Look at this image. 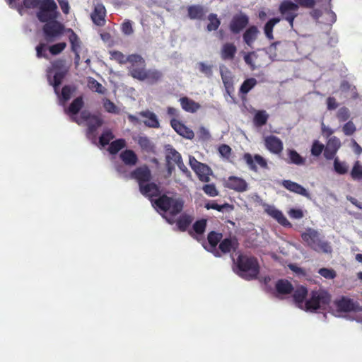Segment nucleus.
I'll list each match as a JSON object with an SVG mask.
<instances>
[{
    "mask_svg": "<svg viewBox=\"0 0 362 362\" xmlns=\"http://www.w3.org/2000/svg\"><path fill=\"white\" fill-rule=\"evenodd\" d=\"M120 158L126 165H134L137 162V156L132 150H126L122 152Z\"/></svg>",
    "mask_w": 362,
    "mask_h": 362,
    "instance_id": "34",
    "label": "nucleus"
},
{
    "mask_svg": "<svg viewBox=\"0 0 362 362\" xmlns=\"http://www.w3.org/2000/svg\"><path fill=\"white\" fill-rule=\"evenodd\" d=\"M337 310L341 312H354V318L356 319V312L360 309L357 308L354 301L347 298H342L334 303Z\"/></svg>",
    "mask_w": 362,
    "mask_h": 362,
    "instance_id": "20",
    "label": "nucleus"
},
{
    "mask_svg": "<svg viewBox=\"0 0 362 362\" xmlns=\"http://www.w3.org/2000/svg\"><path fill=\"white\" fill-rule=\"evenodd\" d=\"M258 33L259 30L256 26L253 25L247 28L243 35L245 42L250 47L256 40Z\"/></svg>",
    "mask_w": 362,
    "mask_h": 362,
    "instance_id": "33",
    "label": "nucleus"
},
{
    "mask_svg": "<svg viewBox=\"0 0 362 362\" xmlns=\"http://www.w3.org/2000/svg\"><path fill=\"white\" fill-rule=\"evenodd\" d=\"M220 72L223 83L228 92L233 87V76L231 72L225 66H220Z\"/></svg>",
    "mask_w": 362,
    "mask_h": 362,
    "instance_id": "32",
    "label": "nucleus"
},
{
    "mask_svg": "<svg viewBox=\"0 0 362 362\" xmlns=\"http://www.w3.org/2000/svg\"><path fill=\"white\" fill-rule=\"evenodd\" d=\"M180 103L182 108L185 111L190 113L196 112L201 107V105L198 103L187 97L181 98L180 99Z\"/></svg>",
    "mask_w": 362,
    "mask_h": 362,
    "instance_id": "29",
    "label": "nucleus"
},
{
    "mask_svg": "<svg viewBox=\"0 0 362 362\" xmlns=\"http://www.w3.org/2000/svg\"><path fill=\"white\" fill-rule=\"evenodd\" d=\"M170 124L173 129L182 137L187 139H192L194 138V132L179 120L173 119H171Z\"/></svg>",
    "mask_w": 362,
    "mask_h": 362,
    "instance_id": "21",
    "label": "nucleus"
},
{
    "mask_svg": "<svg viewBox=\"0 0 362 362\" xmlns=\"http://www.w3.org/2000/svg\"><path fill=\"white\" fill-rule=\"evenodd\" d=\"M282 185L288 190L310 198V194L305 188L300 185L291 180H284Z\"/></svg>",
    "mask_w": 362,
    "mask_h": 362,
    "instance_id": "27",
    "label": "nucleus"
},
{
    "mask_svg": "<svg viewBox=\"0 0 362 362\" xmlns=\"http://www.w3.org/2000/svg\"><path fill=\"white\" fill-rule=\"evenodd\" d=\"M342 130L345 135L350 136L356 132V127L351 121H349L343 126Z\"/></svg>",
    "mask_w": 362,
    "mask_h": 362,
    "instance_id": "60",
    "label": "nucleus"
},
{
    "mask_svg": "<svg viewBox=\"0 0 362 362\" xmlns=\"http://www.w3.org/2000/svg\"><path fill=\"white\" fill-rule=\"evenodd\" d=\"M301 237L303 241L312 249L321 238L320 233L311 228H306L305 230L302 233Z\"/></svg>",
    "mask_w": 362,
    "mask_h": 362,
    "instance_id": "22",
    "label": "nucleus"
},
{
    "mask_svg": "<svg viewBox=\"0 0 362 362\" xmlns=\"http://www.w3.org/2000/svg\"><path fill=\"white\" fill-rule=\"evenodd\" d=\"M141 193L147 197H153L154 196H157L159 193L158 187L154 183H146V184H141L140 187Z\"/></svg>",
    "mask_w": 362,
    "mask_h": 362,
    "instance_id": "30",
    "label": "nucleus"
},
{
    "mask_svg": "<svg viewBox=\"0 0 362 362\" xmlns=\"http://www.w3.org/2000/svg\"><path fill=\"white\" fill-rule=\"evenodd\" d=\"M152 206L172 224L174 223V216L180 213L183 207V202L179 198H170L165 195L156 200L151 199Z\"/></svg>",
    "mask_w": 362,
    "mask_h": 362,
    "instance_id": "5",
    "label": "nucleus"
},
{
    "mask_svg": "<svg viewBox=\"0 0 362 362\" xmlns=\"http://www.w3.org/2000/svg\"><path fill=\"white\" fill-rule=\"evenodd\" d=\"M192 221V216L187 214H182L177 221V226L179 230L184 231L187 228Z\"/></svg>",
    "mask_w": 362,
    "mask_h": 362,
    "instance_id": "39",
    "label": "nucleus"
},
{
    "mask_svg": "<svg viewBox=\"0 0 362 362\" xmlns=\"http://www.w3.org/2000/svg\"><path fill=\"white\" fill-rule=\"evenodd\" d=\"M257 83V81L254 78H250L245 80L240 87V92L243 93H247Z\"/></svg>",
    "mask_w": 362,
    "mask_h": 362,
    "instance_id": "47",
    "label": "nucleus"
},
{
    "mask_svg": "<svg viewBox=\"0 0 362 362\" xmlns=\"http://www.w3.org/2000/svg\"><path fill=\"white\" fill-rule=\"evenodd\" d=\"M67 72V68L64 61H56L52 64L47 70V79L50 85L54 87L55 93L58 95L59 102L64 105L71 98L74 89L70 86H64L62 93H59V86Z\"/></svg>",
    "mask_w": 362,
    "mask_h": 362,
    "instance_id": "3",
    "label": "nucleus"
},
{
    "mask_svg": "<svg viewBox=\"0 0 362 362\" xmlns=\"http://www.w3.org/2000/svg\"><path fill=\"white\" fill-rule=\"evenodd\" d=\"M288 214L291 218L294 219H300L304 216V212L301 209H291Z\"/></svg>",
    "mask_w": 362,
    "mask_h": 362,
    "instance_id": "63",
    "label": "nucleus"
},
{
    "mask_svg": "<svg viewBox=\"0 0 362 362\" xmlns=\"http://www.w3.org/2000/svg\"><path fill=\"white\" fill-rule=\"evenodd\" d=\"M189 164L202 182H208L210 181V175H211L212 171L209 166L199 162L193 156H189Z\"/></svg>",
    "mask_w": 362,
    "mask_h": 362,
    "instance_id": "9",
    "label": "nucleus"
},
{
    "mask_svg": "<svg viewBox=\"0 0 362 362\" xmlns=\"http://www.w3.org/2000/svg\"><path fill=\"white\" fill-rule=\"evenodd\" d=\"M199 70L206 76L212 75L211 66L204 62H199L198 64Z\"/></svg>",
    "mask_w": 362,
    "mask_h": 362,
    "instance_id": "62",
    "label": "nucleus"
},
{
    "mask_svg": "<svg viewBox=\"0 0 362 362\" xmlns=\"http://www.w3.org/2000/svg\"><path fill=\"white\" fill-rule=\"evenodd\" d=\"M132 177L138 181L140 187L141 184L148 183L151 179V172L146 166H142L134 170L132 173Z\"/></svg>",
    "mask_w": 362,
    "mask_h": 362,
    "instance_id": "24",
    "label": "nucleus"
},
{
    "mask_svg": "<svg viewBox=\"0 0 362 362\" xmlns=\"http://www.w3.org/2000/svg\"><path fill=\"white\" fill-rule=\"evenodd\" d=\"M248 21V17L243 13L235 16L230 25L231 31L235 33H239L247 25Z\"/></svg>",
    "mask_w": 362,
    "mask_h": 362,
    "instance_id": "23",
    "label": "nucleus"
},
{
    "mask_svg": "<svg viewBox=\"0 0 362 362\" xmlns=\"http://www.w3.org/2000/svg\"><path fill=\"white\" fill-rule=\"evenodd\" d=\"M68 39L71 45V49L75 54L74 63L78 66L81 61V51L82 50V42L76 33L71 28L66 30Z\"/></svg>",
    "mask_w": 362,
    "mask_h": 362,
    "instance_id": "11",
    "label": "nucleus"
},
{
    "mask_svg": "<svg viewBox=\"0 0 362 362\" xmlns=\"http://www.w3.org/2000/svg\"><path fill=\"white\" fill-rule=\"evenodd\" d=\"M111 59H114L120 64L129 62V57H126L122 52L119 51H112L110 52Z\"/></svg>",
    "mask_w": 362,
    "mask_h": 362,
    "instance_id": "52",
    "label": "nucleus"
},
{
    "mask_svg": "<svg viewBox=\"0 0 362 362\" xmlns=\"http://www.w3.org/2000/svg\"><path fill=\"white\" fill-rule=\"evenodd\" d=\"M313 250H315L316 252H324V253H331L332 252V247L330 245V243L327 241H325L322 240L321 238L317 243V244L314 246Z\"/></svg>",
    "mask_w": 362,
    "mask_h": 362,
    "instance_id": "40",
    "label": "nucleus"
},
{
    "mask_svg": "<svg viewBox=\"0 0 362 362\" xmlns=\"http://www.w3.org/2000/svg\"><path fill=\"white\" fill-rule=\"evenodd\" d=\"M128 60L130 64L129 70L133 78L153 83L157 82L162 77V74L158 70H146L145 69V60L140 55H129Z\"/></svg>",
    "mask_w": 362,
    "mask_h": 362,
    "instance_id": "4",
    "label": "nucleus"
},
{
    "mask_svg": "<svg viewBox=\"0 0 362 362\" xmlns=\"http://www.w3.org/2000/svg\"><path fill=\"white\" fill-rule=\"evenodd\" d=\"M237 246V241L235 239H224L219 245V248L223 252H229Z\"/></svg>",
    "mask_w": 362,
    "mask_h": 362,
    "instance_id": "38",
    "label": "nucleus"
},
{
    "mask_svg": "<svg viewBox=\"0 0 362 362\" xmlns=\"http://www.w3.org/2000/svg\"><path fill=\"white\" fill-rule=\"evenodd\" d=\"M226 187L237 192L247 190L248 185L245 180L236 176H230L226 181Z\"/></svg>",
    "mask_w": 362,
    "mask_h": 362,
    "instance_id": "19",
    "label": "nucleus"
},
{
    "mask_svg": "<svg viewBox=\"0 0 362 362\" xmlns=\"http://www.w3.org/2000/svg\"><path fill=\"white\" fill-rule=\"evenodd\" d=\"M209 23L207 25V30L209 31L216 30L220 25V21L217 18L216 15L210 14L209 16Z\"/></svg>",
    "mask_w": 362,
    "mask_h": 362,
    "instance_id": "53",
    "label": "nucleus"
},
{
    "mask_svg": "<svg viewBox=\"0 0 362 362\" xmlns=\"http://www.w3.org/2000/svg\"><path fill=\"white\" fill-rule=\"evenodd\" d=\"M126 145V141L123 139H117L112 141L109 146V152L111 154L117 153L119 150L123 148Z\"/></svg>",
    "mask_w": 362,
    "mask_h": 362,
    "instance_id": "41",
    "label": "nucleus"
},
{
    "mask_svg": "<svg viewBox=\"0 0 362 362\" xmlns=\"http://www.w3.org/2000/svg\"><path fill=\"white\" fill-rule=\"evenodd\" d=\"M165 158L168 163V170L169 173H171L173 169V164H177L181 160L182 157L172 146L167 145L165 146Z\"/></svg>",
    "mask_w": 362,
    "mask_h": 362,
    "instance_id": "16",
    "label": "nucleus"
},
{
    "mask_svg": "<svg viewBox=\"0 0 362 362\" xmlns=\"http://www.w3.org/2000/svg\"><path fill=\"white\" fill-rule=\"evenodd\" d=\"M236 265L235 272L243 279H254L259 273V265L257 259L254 257L239 255Z\"/></svg>",
    "mask_w": 362,
    "mask_h": 362,
    "instance_id": "6",
    "label": "nucleus"
},
{
    "mask_svg": "<svg viewBox=\"0 0 362 362\" xmlns=\"http://www.w3.org/2000/svg\"><path fill=\"white\" fill-rule=\"evenodd\" d=\"M264 206V211L271 217L274 218L279 224L284 226H291L290 222L287 220L283 213L278 210L274 206L266 204Z\"/></svg>",
    "mask_w": 362,
    "mask_h": 362,
    "instance_id": "15",
    "label": "nucleus"
},
{
    "mask_svg": "<svg viewBox=\"0 0 362 362\" xmlns=\"http://www.w3.org/2000/svg\"><path fill=\"white\" fill-rule=\"evenodd\" d=\"M351 175L354 180L362 179V165L358 161L354 163V165L351 171Z\"/></svg>",
    "mask_w": 362,
    "mask_h": 362,
    "instance_id": "50",
    "label": "nucleus"
},
{
    "mask_svg": "<svg viewBox=\"0 0 362 362\" xmlns=\"http://www.w3.org/2000/svg\"><path fill=\"white\" fill-rule=\"evenodd\" d=\"M268 114L266 112V111L261 110L257 111L255 113V117H254V122L255 125L261 127L266 124L267 119H268Z\"/></svg>",
    "mask_w": 362,
    "mask_h": 362,
    "instance_id": "42",
    "label": "nucleus"
},
{
    "mask_svg": "<svg viewBox=\"0 0 362 362\" xmlns=\"http://www.w3.org/2000/svg\"><path fill=\"white\" fill-rule=\"evenodd\" d=\"M105 13L106 10L105 6L103 4H97L91 14V18L93 23L98 26L104 25L105 23Z\"/></svg>",
    "mask_w": 362,
    "mask_h": 362,
    "instance_id": "25",
    "label": "nucleus"
},
{
    "mask_svg": "<svg viewBox=\"0 0 362 362\" xmlns=\"http://www.w3.org/2000/svg\"><path fill=\"white\" fill-rule=\"evenodd\" d=\"M202 189L204 193L209 197H214L217 196L218 194V190L216 189L215 185L213 184L205 185Z\"/></svg>",
    "mask_w": 362,
    "mask_h": 362,
    "instance_id": "57",
    "label": "nucleus"
},
{
    "mask_svg": "<svg viewBox=\"0 0 362 362\" xmlns=\"http://www.w3.org/2000/svg\"><path fill=\"white\" fill-rule=\"evenodd\" d=\"M337 117L341 122L346 121L350 117V112L348 108L341 107L337 114Z\"/></svg>",
    "mask_w": 362,
    "mask_h": 362,
    "instance_id": "58",
    "label": "nucleus"
},
{
    "mask_svg": "<svg viewBox=\"0 0 362 362\" xmlns=\"http://www.w3.org/2000/svg\"><path fill=\"white\" fill-rule=\"evenodd\" d=\"M340 147L341 141L336 136H332L327 141L326 147L325 148V157L329 160L332 159Z\"/></svg>",
    "mask_w": 362,
    "mask_h": 362,
    "instance_id": "18",
    "label": "nucleus"
},
{
    "mask_svg": "<svg viewBox=\"0 0 362 362\" xmlns=\"http://www.w3.org/2000/svg\"><path fill=\"white\" fill-rule=\"evenodd\" d=\"M287 153L291 163L297 165H301L305 163V159L303 158L296 151L288 149Z\"/></svg>",
    "mask_w": 362,
    "mask_h": 362,
    "instance_id": "37",
    "label": "nucleus"
},
{
    "mask_svg": "<svg viewBox=\"0 0 362 362\" xmlns=\"http://www.w3.org/2000/svg\"><path fill=\"white\" fill-rule=\"evenodd\" d=\"M66 47V43L64 42L54 44L49 47V52L56 55L61 53Z\"/></svg>",
    "mask_w": 362,
    "mask_h": 362,
    "instance_id": "54",
    "label": "nucleus"
},
{
    "mask_svg": "<svg viewBox=\"0 0 362 362\" xmlns=\"http://www.w3.org/2000/svg\"><path fill=\"white\" fill-rule=\"evenodd\" d=\"M114 138L113 134L110 129H105L99 139V144L102 146L108 144L109 142Z\"/></svg>",
    "mask_w": 362,
    "mask_h": 362,
    "instance_id": "46",
    "label": "nucleus"
},
{
    "mask_svg": "<svg viewBox=\"0 0 362 362\" xmlns=\"http://www.w3.org/2000/svg\"><path fill=\"white\" fill-rule=\"evenodd\" d=\"M324 148H325L322 144L320 143L318 141H315L312 146L311 153L315 156H318L321 154Z\"/></svg>",
    "mask_w": 362,
    "mask_h": 362,
    "instance_id": "56",
    "label": "nucleus"
},
{
    "mask_svg": "<svg viewBox=\"0 0 362 362\" xmlns=\"http://www.w3.org/2000/svg\"><path fill=\"white\" fill-rule=\"evenodd\" d=\"M103 107L107 112L112 114L119 115L121 112V109L108 99L103 100Z\"/></svg>",
    "mask_w": 362,
    "mask_h": 362,
    "instance_id": "44",
    "label": "nucleus"
},
{
    "mask_svg": "<svg viewBox=\"0 0 362 362\" xmlns=\"http://www.w3.org/2000/svg\"><path fill=\"white\" fill-rule=\"evenodd\" d=\"M83 106V100L81 98H77L75 99L69 107L66 110V112L70 115L74 121L77 122L78 124L86 123L88 126L87 135L89 139H92L93 141L95 142V130L102 125L103 119L100 115H90L88 112L83 111L81 112L79 117L76 116L80 109Z\"/></svg>",
    "mask_w": 362,
    "mask_h": 362,
    "instance_id": "2",
    "label": "nucleus"
},
{
    "mask_svg": "<svg viewBox=\"0 0 362 362\" xmlns=\"http://www.w3.org/2000/svg\"><path fill=\"white\" fill-rule=\"evenodd\" d=\"M264 57H265L264 52L258 53L257 52H252L245 54L244 60L245 63L250 66L252 70H255L267 64L262 60Z\"/></svg>",
    "mask_w": 362,
    "mask_h": 362,
    "instance_id": "12",
    "label": "nucleus"
},
{
    "mask_svg": "<svg viewBox=\"0 0 362 362\" xmlns=\"http://www.w3.org/2000/svg\"><path fill=\"white\" fill-rule=\"evenodd\" d=\"M311 15L320 23L327 25L333 24L337 20L335 13L328 8H326L324 12H321L319 10H314L311 12Z\"/></svg>",
    "mask_w": 362,
    "mask_h": 362,
    "instance_id": "13",
    "label": "nucleus"
},
{
    "mask_svg": "<svg viewBox=\"0 0 362 362\" xmlns=\"http://www.w3.org/2000/svg\"><path fill=\"white\" fill-rule=\"evenodd\" d=\"M243 158L250 168L252 170L257 171V165H259L262 168H267V160L259 155L257 154L252 156L250 153H245Z\"/></svg>",
    "mask_w": 362,
    "mask_h": 362,
    "instance_id": "17",
    "label": "nucleus"
},
{
    "mask_svg": "<svg viewBox=\"0 0 362 362\" xmlns=\"http://www.w3.org/2000/svg\"><path fill=\"white\" fill-rule=\"evenodd\" d=\"M318 273L325 279H332L336 276V272L332 269L322 268Z\"/></svg>",
    "mask_w": 362,
    "mask_h": 362,
    "instance_id": "59",
    "label": "nucleus"
},
{
    "mask_svg": "<svg viewBox=\"0 0 362 362\" xmlns=\"http://www.w3.org/2000/svg\"><path fill=\"white\" fill-rule=\"evenodd\" d=\"M58 15L57 6L54 0H43L37 13V18L43 23L57 19Z\"/></svg>",
    "mask_w": 362,
    "mask_h": 362,
    "instance_id": "7",
    "label": "nucleus"
},
{
    "mask_svg": "<svg viewBox=\"0 0 362 362\" xmlns=\"http://www.w3.org/2000/svg\"><path fill=\"white\" fill-rule=\"evenodd\" d=\"M334 170L340 175H343L347 173L348 166L344 162H341L339 160L336 158L334 161Z\"/></svg>",
    "mask_w": 362,
    "mask_h": 362,
    "instance_id": "48",
    "label": "nucleus"
},
{
    "mask_svg": "<svg viewBox=\"0 0 362 362\" xmlns=\"http://www.w3.org/2000/svg\"><path fill=\"white\" fill-rule=\"evenodd\" d=\"M264 144L268 151L274 154L280 153L284 148L283 142L280 139L274 135L264 137Z\"/></svg>",
    "mask_w": 362,
    "mask_h": 362,
    "instance_id": "14",
    "label": "nucleus"
},
{
    "mask_svg": "<svg viewBox=\"0 0 362 362\" xmlns=\"http://www.w3.org/2000/svg\"><path fill=\"white\" fill-rule=\"evenodd\" d=\"M298 5L292 0H284L279 6L280 13L285 16V19L293 27V21L298 16Z\"/></svg>",
    "mask_w": 362,
    "mask_h": 362,
    "instance_id": "10",
    "label": "nucleus"
},
{
    "mask_svg": "<svg viewBox=\"0 0 362 362\" xmlns=\"http://www.w3.org/2000/svg\"><path fill=\"white\" fill-rule=\"evenodd\" d=\"M206 13L204 8L200 6H191L188 8V14L192 19H201Z\"/></svg>",
    "mask_w": 362,
    "mask_h": 362,
    "instance_id": "35",
    "label": "nucleus"
},
{
    "mask_svg": "<svg viewBox=\"0 0 362 362\" xmlns=\"http://www.w3.org/2000/svg\"><path fill=\"white\" fill-rule=\"evenodd\" d=\"M279 18H274L270 19L264 25V31L266 37L269 40H273V28L280 21Z\"/></svg>",
    "mask_w": 362,
    "mask_h": 362,
    "instance_id": "36",
    "label": "nucleus"
},
{
    "mask_svg": "<svg viewBox=\"0 0 362 362\" xmlns=\"http://www.w3.org/2000/svg\"><path fill=\"white\" fill-rule=\"evenodd\" d=\"M292 290V285L286 280H279L276 283V291L278 296L288 294Z\"/></svg>",
    "mask_w": 362,
    "mask_h": 362,
    "instance_id": "31",
    "label": "nucleus"
},
{
    "mask_svg": "<svg viewBox=\"0 0 362 362\" xmlns=\"http://www.w3.org/2000/svg\"><path fill=\"white\" fill-rule=\"evenodd\" d=\"M139 115L144 118V123L151 128H158L160 123L156 115L149 110H145L139 112Z\"/></svg>",
    "mask_w": 362,
    "mask_h": 362,
    "instance_id": "26",
    "label": "nucleus"
},
{
    "mask_svg": "<svg viewBox=\"0 0 362 362\" xmlns=\"http://www.w3.org/2000/svg\"><path fill=\"white\" fill-rule=\"evenodd\" d=\"M218 152L223 158L229 159L231 154V148L229 146L223 144L219 146Z\"/></svg>",
    "mask_w": 362,
    "mask_h": 362,
    "instance_id": "61",
    "label": "nucleus"
},
{
    "mask_svg": "<svg viewBox=\"0 0 362 362\" xmlns=\"http://www.w3.org/2000/svg\"><path fill=\"white\" fill-rule=\"evenodd\" d=\"M138 144L143 150L147 152L151 151L153 149V144L146 136H139Z\"/></svg>",
    "mask_w": 362,
    "mask_h": 362,
    "instance_id": "45",
    "label": "nucleus"
},
{
    "mask_svg": "<svg viewBox=\"0 0 362 362\" xmlns=\"http://www.w3.org/2000/svg\"><path fill=\"white\" fill-rule=\"evenodd\" d=\"M206 226V220L202 219L194 223L193 225V230L197 235H201L204 232Z\"/></svg>",
    "mask_w": 362,
    "mask_h": 362,
    "instance_id": "51",
    "label": "nucleus"
},
{
    "mask_svg": "<svg viewBox=\"0 0 362 362\" xmlns=\"http://www.w3.org/2000/svg\"><path fill=\"white\" fill-rule=\"evenodd\" d=\"M279 44V42H275L272 44L267 49L266 52H263L265 54V56L267 54L269 55L271 60L276 59V45Z\"/></svg>",
    "mask_w": 362,
    "mask_h": 362,
    "instance_id": "64",
    "label": "nucleus"
},
{
    "mask_svg": "<svg viewBox=\"0 0 362 362\" xmlns=\"http://www.w3.org/2000/svg\"><path fill=\"white\" fill-rule=\"evenodd\" d=\"M65 26L56 19L47 22L43 26V33L48 42L59 39L64 33L66 34Z\"/></svg>",
    "mask_w": 362,
    "mask_h": 362,
    "instance_id": "8",
    "label": "nucleus"
},
{
    "mask_svg": "<svg viewBox=\"0 0 362 362\" xmlns=\"http://www.w3.org/2000/svg\"><path fill=\"white\" fill-rule=\"evenodd\" d=\"M237 52V48L235 45L233 43H225L221 47L220 51V55L223 60H232L233 59L235 54Z\"/></svg>",
    "mask_w": 362,
    "mask_h": 362,
    "instance_id": "28",
    "label": "nucleus"
},
{
    "mask_svg": "<svg viewBox=\"0 0 362 362\" xmlns=\"http://www.w3.org/2000/svg\"><path fill=\"white\" fill-rule=\"evenodd\" d=\"M341 90L344 93H347L346 97H351L354 98L356 95L355 88L354 87H351V86L347 82L344 81L341 85Z\"/></svg>",
    "mask_w": 362,
    "mask_h": 362,
    "instance_id": "55",
    "label": "nucleus"
},
{
    "mask_svg": "<svg viewBox=\"0 0 362 362\" xmlns=\"http://www.w3.org/2000/svg\"><path fill=\"white\" fill-rule=\"evenodd\" d=\"M88 86L90 89L100 94H103L105 91V87L93 78H89L88 79Z\"/></svg>",
    "mask_w": 362,
    "mask_h": 362,
    "instance_id": "43",
    "label": "nucleus"
},
{
    "mask_svg": "<svg viewBox=\"0 0 362 362\" xmlns=\"http://www.w3.org/2000/svg\"><path fill=\"white\" fill-rule=\"evenodd\" d=\"M222 235L218 233L211 232L208 235V243L210 247L214 248L218 243L221 240Z\"/></svg>",
    "mask_w": 362,
    "mask_h": 362,
    "instance_id": "49",
    "label": "nucleus"
},
{
    "mask_svg": "<svg viewBox=\"0 0 362 362\" xmlns=\"http://www.w3.org/2000/svg\"><path fill=\"white\" fill-rule=\"evenodd\" d=\"M307 296L308 290L303 286H298L293 296L296 305L306 312L325 310L330 301L329 294L323 290L312 291L308 298Z\"/></svg>",
    "mask_w": 362,
    "mask_h": 362,
    "instance_id": "1",
    "label": "nucleus"
}]
</instances>
